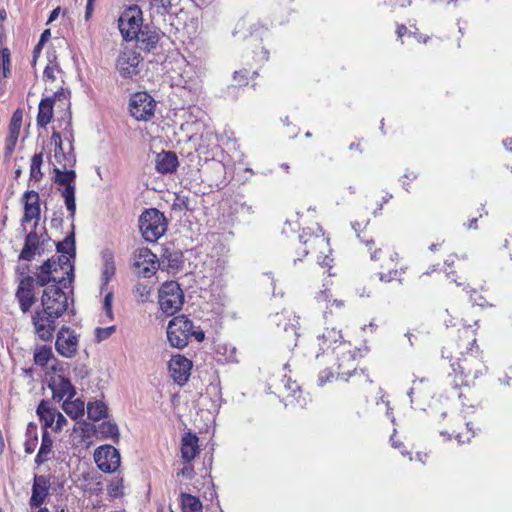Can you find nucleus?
<instances>
[{
    "label": "nucleus",
    "instance_id": "obj_43",
    "mask_svg": "<svg viewBox=\"0 0 512 512\" xmlns=\"http://www.w3.org/2000/svg\"><path fill=\"white\" fill-rule=\"evenodd\" d=\"M299 240L300 242H302L305 246H308V247H314V246H317V247H323V246H327L328 245V242L325 240L324 237L322 236H310L309 238L307 239H304V236L301 235L299 236Z\"/></svg>",
    "mask_w": 512,
    "mask_h": 512
},
{
    "label": "nucleus",
    "instance_id": "obj_30",
    "mask_svg": "<svg viewBox=\"0 0 512 512\" xmlns=\"http://www.w3.org/2000/svg\"><path fill=\"white\" fill-rule=\"evenodd\" d=\"M102 260H103V270H102V280L103 285H106L111 278L115 274V262L114 255L110 250H104L102 252Z\"/></svg>",
    "mask_w": 512,
    "mask_h": 512
},
{
    "label": "nucleus",
    "instance_id": "obj_46",
    "mask_svg": "<svg viewBox=\"0 0 512 512\" xmlns=\"http://www.w3.org/2000/svg\"><path fill=\"white\" fill-rule=\"evenodd\" d=\"M114 331H115V326H110V327H106V328H97L95 331L97 342H101V341L109 338Z\"/></svg>",
    "mask_w": 512,
    "mask_h": 512
},
{
    "label": "nucleus",
    "instance_id": "obj_33",
    "mask_svg": "<svg viewBox=\"0 0 512 512\" xmlns=\"http://www.w3.org/2000/svg\"><path fill=\"white\" fill-rule=\"evenodd\" d=\"M108 408L102 401L89 402L87 405L88 418L93 421H99L107 416Z\"/></svg>",
    "mask_w": 512,
    "mask_h": 512
},
{
    "label": "nucleus",
    "instance_id": "obj_40",
    "mask_svg": "<svg viewBox=\"0 0 512 512\" xmlns=\"http://www.w3.org/2000/svg\"><path fill=\"white\" fill-rule=\"evenodd\" d=\"M1 75L7 78L10 74V51L8 48L0 49Z\"/></svg>",
    "mask_w": 512,
    "mask_h": 512
},
{
    "label": "nucleus",
    "instance_id": "obj_56",
    "mask_svg": "<svg viewBox=\"0 0 512 512\" xmlns=\"http://www.w3.org/2000/svg\"><path fill=\"white\" fill-rule=\"evenodd\" d=\"M60 11H61L60 7H56L55 9H53L48 17L47 24H50L53 21H55L58 18Z\"/></svg>",
    "mask_w": 512,
    "mask_h": 512
},
{
    "label": "nucleus",
    "instance_id": "obj_42",
    "mask_svg": "<svg viewBox=\"0 0 512 512\" xmlns=\"http://www.w3.org/2000/svg\"><path fill=\"white\" fill-rule=\"evenodd\" d=\"M405 273V269H391L387 273H379V279L381 282L389 283L392 280L402 281V276Z\"/></svg>",
    "mask_w": 512,
    "mask_h": 512
},
{
    "label": "nucleus",
    "instance_id": "obj_20",
    "mask_svg": "<svg viewBox=\"0 0 512 512\" xmlns=\"http://www.w3.org/2000/svg\"><path fill=\"white\" fill-rule=\"evenodd\" d=\"M65 96V91L60 88L54 93L53 97H47L40 101L37 115V125L41 128L46 127L53 117V105L55 99H61Z\"/></svg>",
    "mask_w": 512,
    "mask_h": 512
},
{
    "label": "nucleus",
    "instance_id": "obj_38",
    "mask_svg": "<svg viewBox=\"0 0 512 512\" xmlns=\"http://www.w3.org/2000/svg\"><path fill=\"white\" fill-rule=\"evenodd\" d=\"M43 163V153H36L33 155L31 159V165H30V179L39 181L43 173L41 172V165Z\"/></svg>",
    "mask_w": 512,
    "mask_h": 512
},
{
    "label": "nucleus",
    "instance_id": "obj_16",
    "mask_svg": "<svg viewBox=\"0 0 512 512\" xmlns=\"http://www.w3.org/2000/svg\"><path fill=\"white\" fill-rule=\"evenodd\" d=\"M140 55L133 50L121 52L116 60V68L123 78H132L139 73Z\"/></svg>",
    "mask_w": 512,
    "mask_h": 512
},
{
    "label": "nucleus",
    "instance_id": "obj_18",
    "mask_svg": "<svg viewBox=\"0 0 512 512\" xmlns=\"http://www.w3.org/2000/svg\"><path fill=\"white\" fill-rule=\"evenodd\" d=\"M51 140L55 144V150H54V157L56 162L63 168L66 169L67 167H73L76 163V156L73 152V144L72 140L70 139L69 144V151L65 152L63 149V143L61 139V135L59 132H53L51 136Z\"/></svg>",
    "mask_w": 512,
    "mask_h": 512
},
{
    "label": "nucleus",
    "instance_id": "obj_60",
    "mask_svg": "<svg viewBox=\"0 0 512 512\" xmlns=\"http://www.w3.org/2000/svg\"><path fill=\"white\" fill-rule=\"evenodd\" d=\"M408 32V29L405 25L401 24V25H398L397 27V36L398 38H402L404 35H406Z\"/></svg>",
    "mask_w": 512,
    "mask_h": 512
},
{
    "label": "nucleus",
    "instance_id": "obj_32",
    "mask_svg": "<svg viewBox=\"0 0 512 512\" xmlns=\"http://www.w3.org/2000/svg\"><path fill=\"white\" fill-rule=\"evenodd\" d=\"M23 120V112L21 109H17L13 112L12 117L9 123V134L8 141L12 144L13 142H17L20 134V129Z\"/></svg>",
    "mask_w": 512,
    "mask_h": 512
},
{
    "label": "nucleus",
    "instance_id": "obj_37",
    "mask_svg": "<svg viewBox=\"0 0 512 512\" xmlns=\"http://www.w3.org/2000/svg\"><path fill=\"white\" fill-rule=\"evenodd\" d=\"M52 357L53 352L50 346H38L34 351V362L38 366L45 367Z\"/></svg>",
    "mask_w": 512,
    "mask_h": 512
},
{
    "label": "nucleus",
    "instance_id": "obj_59",
    "mask_svg": "<svg viewBox=\"0 0 512 512\" xmlns=\"http://www.w3.org/2000/svg\"><path fill=\"white\" fill-rule=\"evenodd\" d=\"M50 37H51L50 29L44 30L40 36V40H39L40 45H43Z\"/></svg>",
    "mask_w": 512,
    "mask_h": 512
},
{
    "label": "nucleus",
    "instance_id": "obj_28",
    "mask_svg": "<svg viewBox=\"0 0 512 512\" xmlns=\"http://www.w3.org/2000/svg\"><path fill=\"white\" fill-rule=\"evenodd\" d=\"M52 445L53 441L50 437L48 430L43 429L41 445L35 457V463L38 466L42 465L43 463L50 459V455L52 453Z\"/></svg>",
    "mask_w": 512,
    "mask_h": 512
},
{
    "label": "nucleus",
    "instance_id": "obj_26",
    "mask_svg": "<svg viewBox=\"0 0 512 512\" xmlns=\"http://www.w3.org/2000/svg\"><path fill=\"white\" fill-rule=\"evenodd\" d=\"M56 250L60 253V256L64 255L68 257L69 264L72 265L71 259H74L76 256L74 224H72V231L64 238V240L57 243Z\"/></svg>",
    "mask_w": 512,
    "mask_h": 512
},
{
    "label": "nucleus",
    "instance_id": "obj_29",
    "mask_svg": "<svg viewBox=\"0 0 512 512\" xmlns=\"http://www.w3.org/2000/svg\"><path fill=\"white\" fill-rule=\"evenodd\" d=\"M62 408L72 419L81 418L85 412V404L81 399H65Z\"/></svg>",
    "mask_w": 512,
    "mask_h": 512
},
{
    "label": "nucleus",
    "instance_id": "obj_54",
    "mask_svg": "<svg viewBox=\"0 0 512 512\" xmlns=\"http://www.w3.org/2000/svg\"><path fill=\"white\" fill-rule=\"evenodd\" d=\"M284 332L287 334V337H290L292 341H296L297 337L299 336L297 333V330L293 324H285L284 325Z\"/></svg>",
    "mask_w": 512,
    "mask_h": 512
},
{
    "label": "nucleus",
    "instance_id": "obj_55",
    "mask_svg": "<svg viewBox=\"0 0 512 512\" xmlns=\"http://www.w3.org/2000/svg\"><path fill=\"white\" fill-rule=\"evenodd\" d=\"M234 80L238 81L240 85L247 84V71H235L234 72Z\"/></svg>",
    "mask_w": 512,
    "mask_h": 512
},
{
    "label": "nucleus",
    "instance_id": "obj_23",
    "mask_svg": "<svg viewBox=\"0 0 512 512\" xmlns=\"http://www.w3.org/2000/svg\"><path fill=\"white\" fill-rule=\"evenodd\" d=\"M178 165V157L173 151H162L155 157V169L160 174H171Z\"/></svg>",
    "mask_w": 512,
    "mask_h": 512
},
{
    "label": "nucleus",
    "instance_id": "obj_14",
    "mask_svg": "<svg viewBox=\"0 0 512 512\" xmlns=\"http://www.w3.org/2000/svg\"><path fill=\"white\" fill-rule=\"evenodd\" d=\"M137 33L134 40L137 41L138 47L145 52L154 51L161 37L164 36V33L154 24H144L137 30Z\"/></svg>",
    "mask_w": 512,
    "mask_h": 512
},
{
    "label": "nucleus",
    "instance_id": "obj_31",
    "mask_svg": "<svg viewBox=\"0 0 512 512\" xmlns=\"http://www.w3.org/2000/svg\"><path fill=\"white\" fill-rule=\"evenodd\" d=\"M172 0H150V15L155 16H166L173 14Z\"/></svg>",
    "mask_w": 512,
    "mask_h": 512
},
{
    "label": "nucleus",
    "instance_id": "obj_25",
    "mask_svg": "<svg viewBox=\"0 0 512 512\" xmlns=\"http://www.w3.org/2000/svg\"><path fill=\"white\" fill-rule=\"evenodd\" d=\"M50 387L53 390V398L62 400L64 397L66 399H73L76 395L75 387L72 385L71 381L68 378L63 376H58L57 381L55 380Z\"/></svg>",
    "mask_w": 512,
    "mask_h": 512
},
{
    "label": "nucleus",
    "instance_id": "obj_57",
    "mask_svg": "<svg viewBox=\"0 0 512 512\" xmlns=\"http://www.w3.org/2000/svg\"><path fill=\"white\" fill-rule=\"evenodd\" d=\"M94 10V2L87 1L85 8V20H89Z\"/></svg>",
    "mask_w": 512,
    "mask_h": 512
},
{
    "label": "nucleus",
    "instance_id": "obj_36",
    "mask_svg": "<svg viewBox=\"0 0 512 512\" xmlns=\"http://www.w3.org/2000/svg\"><path fill=\"white\" fill-rule=\"evenodd\" d=\"M38 443L37 425L30 422L26 429L25 452L31 454L34 452Z\"/></svg>",
    "mask_w": 512,
    "mask_h": 512
},
{
    "label": "nucleus",
    "instance_id": "obj_24",
    "mask_svg": "<svg viewBox=\"0 0 512 512\" xmlns=\"http://www.w3.org/2000/svg\"><path fill=\"white\" fill-rule=\"evenodd\" d=\"M198 437L196 434L187 432L181 439V457L187 463H190L199 453Z\"/></svg>",
    "mask_w": 512,
    "mask_h": 512
},
{
    "label": "nucleus",
    "instance_id": "obj_12",
    "mask_svg": "<svg viewBox=\"0 0 512 512\" xmlns=\"http://www.w3.org/2000/svg\"><path fill=\"white\" fill-rule=\"evenodd\" d=\"M55 349L65 358L74 357L78 349V337L75 332L67 326H62L56 335Z\"/></svg>",
    "mask_w": 512,
    "mask_h": 512
},
{
    "label": "nucleus",
    "instance_id": "obj_62",
    "mask_svg": "<svg viewBox=\"0 0 512 512\" xmlns=\"http://www.w3.org/2000/svg\"><path fill=\"white\" fill-rule=\"evenodd\" d=\"M16 143L17 142H13V144H12L10 141H8V138H7L6 139V147H5L6 152L9 154L12 153L15 149Z\"/></svg>",
    "mask_w": 512,
    "mask_h": 512
},
{
    "label": "nucleus",
    "instance_id": "obj_35",
    "mask_svg": "<svg viewBox=\"0 0 512 512\" xmlns=\"http://www.w3.org/2000/svg\"><path fill=\"white\" fill-rule=\"evenodd\" d=\"M97 432L105 439L111 438L114 441L119 439V429L116 423L104 421L97 427Z\"/></svg>",
    "mask_w": 512,
    "mask_h": 512
},
{
    "label": "nucleus",
    "instance_id": "obj_7",
    "mask_svg": "<svg viewBox=\"0 0 512 512\" xmlns=\"http://www.w3.org/2000/svg\"><path fill=\"white\" fill-rule=\"evenodd\" d=\"M143 13L141 8L132 4L124 9L118 19V27L125 41H134L137 30L143 26Z\"/></svg>",
    "mask_w": 512,
    "mask_h": 512
},
{
    "label": "nucleus",
    "instance_id": "obj_22",
    "mask_svg": "<svg viewBox=\"0 0 512 512\" xmlns=\"http://www.w3.org/2000/svg\"><path fill=\"white\" fill-rule=\"evenodd\" d=\"M160 267L166 269L168 272H176L182 269L184 260L183 253L174 248H165L159 260Z\"/></svg>",
    "mask_w": 512,
    "mask_h": 512
},
{
    "label": "nucleus",
    "instance_id": "obj_17",
    "mask_svg": "<svg viewBox=\"0 0 512 512\" xmlns=\"http://www.w3.org/2000/svg\"><path fill=\"white\" fill-rule=\"evenodd\" d=\"M50 478L46 475H34L32 494L29 500L31 508L42 506L50 494Z\"/></svg>",
    "mask_w": 512,
    "mask_h": 512
},
{
    "label": "nucleus",
    "instance_id": "obj_61",
    "mask_svg": "<svg viewBox=\"0 0 512 512\" xmlns=\"http://www.w3.org/2000/svg\"><path fill=\"white\" fill-rule=\"evenodd\" d=\"M332 262V259L329 256H324V258L321 260L320 257L318 258V263L322 267H330V263Z\"/></svg>",
    "mask_w": 512,
    "mask_h": 512
},
{
    "label": "nucleus",
    "instance_id": "obj_53",
    "mask_svg": "<svg viewBox=\"0 0 512 512\" xmlns=\"http://www.w3.org/2000/svg\"><path fill=\"white\" fill-rule=\"evenodd\" d=\"M28 271H29V266L27 264L17 266V268H16L17 281L19 282L21 279H23L25 277H31L30 275L27 274Z\"/></svg>",
    "mask_w": 512,
    "mask_h": 512
},
{
    "label": "nucleus",
    "instance_id": "obj_1",
    "mask_svg": "<svg viewBox=\"0 0 512 512\" xmlns=\"http://www.w3.org/2000/svg\"><path fill=\"white\" fill-rule=\"evenodd\" d=\"M67 294L58 285L43 289L41 304L31 315L35 335L43 342H50L56 330V320L68 309Z\"/></svg>",
    "mask_w": 512,
    "mask_h": 512
},
{
    "label": "nucleus",
    "instance_id": "obj_6",
    "mask_svg": "<svg viewBox=\"0 0 512 512\" xmlns=\"http://www.w3.org/2000/svg\"><path fill=\"white\" fill-rule=\"evenodd\" d=\"M160 309L166 315H174L178 312L184 303V294L180 285L176 281H166L159 289Z\"/></svg>",
    "mask_w": 512,
    "mask_h": 512
},
{
    "label": "nucleus",
    "instance_id": "obj_44",
    "mask_svg": "<svg viewBox=\"0 0 512 512\" xmlns=\"http://www.w3.org/2000/svg\"><path fill=\"white\" fill-rule=\"evenodd\" d=\"M283 383L285 388L291 392V396L295 397L297 402L303 406V403L300 401L301 391L300 387L296 382H292L290 379H283Z\"/></svg>",
    "mask_w": 512,
    "mask_h": 512
},
{
    "label": "nucleus",
    "instance_id": "obj_21",
    "mask_svg": "<svg viewBox=\"0 0 512 512\" xmlns=\"http://www.w3.org/2000/svg\"><path fill=\"white\" fill-rule=\"evenodd\" d=\"M42 243L36 231H30L25 236L24 246L19 254V260L32 261L36 255H41L43 252Z\"/></svg>",
    "mask_w": 512,
    "mask_h": 512
},
{
    "label": "nucleus",
    "instance_id": "obj_10",
    "mask_svg": "<svg viewBox=\"0 0 512 512\" xmlns=\"http://www.w3.org/2000/svg\"><path fill=\"white\" fill-rule=\"evenodd\" d=\"M34 277H25L21 279L15 291V299L19 304V308L23 314L30 312L31 308L37 301L35 294Z\"/></svg>",
    "mask_w": 512,
    "mask_h": 512
},
{
    "label": "nucleus",
    "instance_id": "obj_27",
    "mask_svg": "<svg viewBox=\"0 0 512 512\" xmlns=\"http://www.w3.org/2000/svg\"><path fill=\"white\" fill-rule=\"evenodd\" d=\"M36 413L43 423V429L48 430L49 427H52L56 417V409L52 408L48 401L42 400L37 407Z\"/></svg>",
    "mask_w": 512,
    "mask_h": 512
},
{
    "label": "nucleus",
    "instance_id": "obj_39",
    "mask_svg": "<svg viewBox=\"0 0 512 512\" xmlns=\"http://www.w3.org/2000/svg\"><path fill=\"white\" fill-rule=\"evenodd\" d=\"M49 64L45 67L43 72V78L45 81H54L56 79L55 77V71L61 72V69L56 62V56L55 54L48 55Z\"/></svg>",
    "mask_w": 512,
    "mask_h": 512
},
{
    "label": "nucleus",
    "instance_id": "obj_3",
    "mask_svg": "<svg viewBox=\"0 0 512 512\" xmlns=\"http://www.w3.org/2000/svg\"><path fill=\"white\" fill-rule=\"evenodd\" d=\"M74 278V267L69 264V258L62 255L57 259L54 257L46 260L36 273L35 285L39 287H48L49 283L62 285L67 288L71 285Z\"/></svg>",
    "mask_w": 512,
    "mask_h": 512
},
{
    "label": "nucleus",
    "instance_id": "obj_11",
    "mask_svg": "<svg viewBox=\"0 0 512 512\" xmlns=\"http://www.w3.org/2000/svg\"><path fill=\"white\" fill-rule=\"evenodd\" d=\"M120 453L111 445L100 446L94 453L97 467L104 473H113L120 466Z\"/></svg>",
    "mask_w": 512,
    "mask_h": 512
},
{
    "label": "nucleus",
    "instance_id": "obj_64",
    "mask_svg": "<svg viewBox=\"0 0 512 512\" xmlns=\"http://www.w3.org/2000/svg\"><path fill=\"white\" fill-rule=\"evenodd\" d=\"M503 145L507 150L512 151V138L503 140Z\"/></svg>",
    "mask_w": 512,
    "mask_h": 512
},
{
    "label": "nucleus",
    "instance_id": "obj_19",
    "mask_svg": "<svg viewBox=\"0 0 512 512\" xmlns=\"http://www.w3.org/2000/svg\"><path fill=\"white\" fill-rule=\"evenodd\" d=\"M24 203V215L21 220V225L24 227L25 223L30 222L33 219H36L35 226L37 225V221L40 219V204H39V194L34 190L26 191L23 194Z\"/></svg>",
    "mask_w": 512,
    "mask_h": 512
},
{
    "label": "nucleus",
    "instance_id": "obj_47",
    "mask_svg": "<svg viewBox=\"0 0 512 512\" xmlns=\"http://www.w3.org/2000/svg\"><path fill=\"white\" fill-rule=\"evenodd\" d=\"M184 88L188 89L193 94H199L202 90V86L198 80L185 81Z\"/></svg>",
    "mask_w": 512,
    "mask_h": 512
},
{
    "label": "nucleus",
    "instance_id": "obj_45",
    "mask_svg": "<svg viewBox=\"0 0 512 512\" xmlns=\"http://www.w3.org/2000/svg\"><path fill=\"white\" fill-rule=\"evenodd\" d=\"M331 293L327 290V289H324V290H320L316 296H315V299L317 301L318 304H325V307L326 309L330 308L329 304L331 302Z\"/></svg>",
    "mask_w": 512,
    "mask_h": 512
},
{
    "label": "nucleus",
    "instance_id": "obj_51",
    "mask_svg": "<svg viewBox=\"0 0 512 512\" xmlns=\"http://www.w3.org/2000/svg\"><path fill=\"white\" fill-rule=\"evenodd\" d=\"M54 422H55V426H54L55 431H61L62 428L64 427V425L67 423V420L64 417V415L62 413H60L57 409H56V417H55Z\"/></svg>",
    "mask_w": 512,
    "mask_h": 512
},
{
    "label": "nucleus",
    "instance_id": "obj_2",
    "mask_svg": "<svg viewBox=\"0 0 512 512\" xmlns=\"http://www.w3.org/2000/svg\"><path fill=\"white\" fill-rule=\"evenodd\" d=\"M318 341L323 352L331 348L336 354L339 377L347 381L353 373H356L358 351L352 347L350 342L343 340L341 331L334 328L326 329L318 337Z\"/></svg>",
    "mask_w": 512,
    "mask_h": 512
},
{
    "label": "nucleus",
    "instance_id": "obj_50",
    "mask_svg": "<svg viewBox=\"0 0 512 512\" xmlns=\"http://www.w3.org/2000/svg\"><path fill=\"white\" fill-rule=\"evenodd\" d=\"M177 475L191 480L195 475L194 468L190 463H188L181 470L178 471Z\"/></svg>",
    "mask_w": 512,
    "mask_h": 512
},
{
    "label": "nucleus",
    "instance_id": "obj_48",
    "mask_svg": "<svg viewBox=\"0 0 512 512\" xmlns=\"http://www.w3.org/2000/svg\"><path fill=\"white\" fill-rule=\"evenodd\" d=\"M334 377L333 373L329 369L322 370L318 375V384L319 386H323L327 382L331 381Z\"/></svg>",
    "mask_w": 512,
    "mask_h": 512
},
{
    "label": "nucleus",
    "instance_id": "obj_52",
    "mask_svg": "<svg viewBox=\"0 0 512 512\" xmlns=\"http://www.w3.org/2000/svg\"><path fill=\"white\" fill-rule=\"evenodd\" d=\"M112 293L109 292L104 297V309L106 311L107 316L112 319Z\"/></svg>",
    "mask_w": 512,
    "mask_h": 512
},
{
    "label": "nucleus",
    "instance_id": "obj_9",
    "mask_svg": "<svg viewBox=\"0 0 512 512\" xmlns=\"http://www.w3.org/2000/svg\"><path fill=\"white\" fill-rule=\"evenodd\" d=\"M156 102L145 91L134 93L129 101L131 116L138 121H149L154 116Z\"/></svg>",
    "mask_w": 512,
    "mask_h": 512
},
{
    "label": "nucleus",
    "instance_id": "obj_13",
    "mask_svg": "<svg viewBox=\"0 0 512 512\" xmlns=\"http://www.w3.org/2000/svg\"><path fill=\"white\" fill-rule=\"evenodd\" d=\"M134 266L138 273L145 277H151L160 267L157 256L147 247H142L134 254Z\"/></svg>",
    "mask_w": 512,
    "mask_h": 512
},
{
    "label": "nucleus",
    "instance_id": "obj_4",
    "mask_svg": "<svg viewBox=\"0 0 512 512\" xmlns=\"http://www.w3.org/2000/svg\"><path fill=\"white\" fill-rule=\"evenodd\" d=\"M139 229L148 242H156L167 230L163 213L156 208L146 209L139 217Z\"/></svg>",
    "mask_w": 512,
    "mask_h": 512
},
{
    "label": "nucleus",
    "instance_id": "obj_41",
    "mask_svg": "<svg viewBox=\"0 0 512 512\" xmlns=\"http://www.w3.org/2000/svg\"><path fill=\"white\" fill-rule=\"evenodd\" d=\"M108 494L112 498H118L123 495V478L115 477L108 485Z\"/></svg>",
    "mask_w": 512,
    "mask_h": 512
},
{
    "label": "nucleus",
    "instance_id": "obj_34",
    "mask_svg": "<svg viewBox=\"0 0 512 512\" xmlns=\"http://www.w3.org/2000/svg\"><path fill=\"white\" fill-rule=\"evenodd\" d=\"M181 503L183 512H202L201 501L191 494L182 493Z\"/></svg>",
    "mask_w": 512,
    "mask_h": 512
},
{
    "label": "nucleus",
    "instance_id": "obj_63",
    "mask_svg": "<svg viewBox=\"0 0 512 512\" xmlns=\"http://www.w3.org/2000/svg\"><path fill=\"white\" fill-rule=\"evenodd\" d=\"M241 210L243 212L248 213V214H253L254 213V208L251 205H248L246 203L242 204Z\"/></svg>",
    "mask_w": 512,
    "mask_h": 512
},
{
    "label": "nucleus",
    "instance_id": "obj_49",
    "mask_svg": "<svg viewBox=\"0 0 512 512\" xmlns=\"http://www.w3.org/2000/svg\"><path fill=\"white\" fill-rule=\"evenodd\" d=\"M366 246L368 247V250L370 252V259L372 261H378L380 259V254L382 252L381 249H372L374 245V240H367L365 241Z\"/></svg>",
    "mask_w": 512,
    "mask_h": 512
},
{
    "label": "nucleus",
    "instance_id": "obj_8",
    "mask_svg": "<svg viewBox=\"0 0 512 512\" xmlns=\"http://www.w3.org/2000/svg\"><path fill=\"white\" fill-rule=\"evenodd\" d=\"M192 328L193 322L185 315L171 319L167 326V338L171 346L178 349L187 346Z\"/></svg>",
    "mask_w": 512,
    "mask_h": 512
},
{
    "label": "nucleus",
    "instance_id": "obj_15",
    "mask_svg": "<svg viewBox=\"0 0 512 512\" xmlns=\"http://www.w3.org/2000/svg\"><path fill=\"white\" fill-rule=\"evenodd\" d=\"M170 375L178 385H184L190 377L192 362L182 355H174L168 363Z\"/></svg>",
    "mask_w": 512,
    "mask_h": 512
},
{
    "label": "nucleus",
    "instance_id": "obj_58",
    "mask_svg": "<svg viewBox=\"0 0 512 512\" xmlns=\"http://www.w3.org/2000/svg\"><path fill=\"white\" fill-rule=\"evenodd\" d=\"M190 336H194L198 342H202L205 339V333L200 329L194 330V328H192V333Z\"/></svg>",
    "mask_w": 512,
    "mask_h": 512
},
{
    "label": "nucleus",
    "instance_id": "obj_5",
    "mask_svg": "<svg viewBox=\"0 0 512 512\" xmlns=\"http://www.w3.org/2000/svg\"><path fill=\"white\" fill-rule=\"evenodd\" d=\"M54 181L59 186L60 193L64 198L65 205L69 211V218L73 221L76 212V201H75V180L76 172L72 169L67 170L62 167H54Z\"/></svg>",
    "mask_w": 512,
    "mask_h": 512
}]
</instances>
